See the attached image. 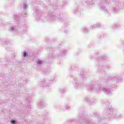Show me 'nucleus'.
<instances>
[{
    "label": "nucleus",
    "mask_w": 124,
    "mask_h": 124,
    "mask_svg": "<svg viewBox=\"0 0 124 124\" xmlns=\"http://www.w3.org/2000/svg\"><path fill=\"white\" fill-rule=\"evenodd\" d=\"M24 57H27V53L26 52H23Z\"/></svg>",
    "instance_id": "1"
},
{
    "label": "nucleus",
    "mask_w": 124,
    "mask_h": 124,
    "mask_svg": "<svg viewBox=\"0 0 124 124\" xmlns=\"http://www.w3.org/2000/svg\"><path fill=\"white\" fill-rule=\"evenodd\" d=\"M38 63L41 64V63H42V61H38Z\"/></svg>",
    "instance_id": "2"
},
{
    "label": "nucleus",
    "mask_w": 124,
    "mask_h": 124,
    "mask_svg": "<svg viewBox=\"0 0 124 124\" xmlns=\"http://www.w3.org/2000/svg\"><path fill=\"white\" fill-rule=\"evenodd\" d=\"M11 123H12V124H15V121H12Z\"/></svg>",
    "instance_id": "3"
}]
</instances>
